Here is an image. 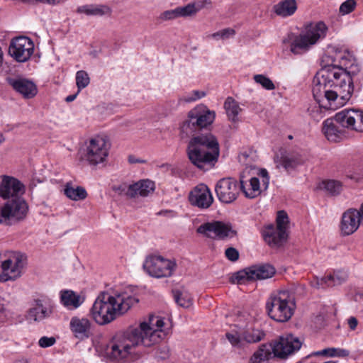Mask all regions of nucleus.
I'll use <instances>...</instances> for the list:
<instances>
[{
    "label": "nucleus",
    "mask_w": 363,
    "mask_h": 363,
    "mask_svg": "<svg viewBox=\"0 0 363 363\" xmlns=\"http://www.w3.org/2000/svg\"><path fill=\"white\" fill-rule=\"evenodd\" d=\"M323 62L326 65L313 79V96L323 106L338 108L352 95L354 84L350 69L355 60L347 49L333 47L325 55Z\"/></svg>",
    "instance_id": "nucleus-1"
},
{
    "label": "nucleus",
    "mask_w": 363,
    "mask_h": 363,
    "mask_svg": "<svg viewBox=\"0 0 363 363\" xmlns=\"http://www.w3.org/2000/svg\"><path fill=\"white\" fill-rule=\"evenodd\" d=\"M166 325L164 318L151 314L138 326L129 327L122 337L111 345L112 357L124 358L140 345L150 347L160 342L169 333Z\"/></svg>",
    "instance_id": "nucleus-2"
},
{
    "label": "nucleus",
    "mask_w": 363,
    "mask_h": 363,
    "mask_svg": "<svg viewBox=\"0 0 363 363\" xmlns=\"http://www.w3.org/2000/svg\"><path fill=\"white\" fill-rule=\"evenodd\" d=\"M138 302V298L127 293L104 291L96 298L90 314L98 324L105 325L125 313Z\"/></svg>",
    "instance_id": "nucleus-3"
},
{
    "label": "nucleus",
    "mask_w": 363,
    "mask_h": 363,
    "mask_svg": "<svg viewBox=\"0 0 363 363\" xmlns=\"http://www.w3.org/2000/svg\"><path fill=\"white\" fill-rule=\"evenodd\" d=\"M24 186L18 179L4 176L0 184V196L4 199L11 198L4 206H0V223L23 219L28 211V205L21 197Z\"/></svg>",
    "instance_id": "nucleus-4"
},
{
    "label": "nucleus",
    "mask_w": 363,
    "mask_h": 363,
    "mask_svg": "<svg viewBox=\"0 0 363 363\" xmlns=\"http://www.w3.org/2000/svg\"><path fill=\"white\" fill-rule=\"evenodd\" d=\"M187 155L190 162L201 169L215 166L220 155V146L215 135L211 133L193 137L189 142Z\"/></svg>",
    "instance_id": "nucleus-5"
},
{
    "label": "nucleus",
    "mask_w": 363,
    "mask_h": 363,
    "mask_svg": "<svg viewBox=\"0 0 363 363\" xmlns=\"http://www.w3.org/2000/svg\"><path fill=\"white\" fill-rule=\"evenodd\" d=\"M328 27L323 21L310 23L298 34L289 33L283 39V43L288 44L290 51L294 55H301L311 49L319 40L326 35Z\"/></svg>",
    "instance_id": "nucleus-6"
},
{
    "label": "nucleus",
    "mask_w": 363,
    "mask_h": 363,
    "mask_svg": "<svg viewBox=\"0 0 363 363\" xmlns=\"http://www.w3.org/2000/svg\"><path fill=\"white\" fill-rule=\"evenodd\" d=\"M302 342L298 337L292 334L280 336L274 344H262L253 354L250 359L251 363H260L262 361L269 359L272 354L275 357L286 359L289 355L298 351L301 347Z\"/></svg>",
    "instance_id": "nucleus-7"
},
{
    "label": "nucleus",
    "mask_w": 363,
    "mask_h": 363,
    "mask_svg": "<svg viewBox=\"0 0 363 363\" xmlns=\"http://www.w3.org/2000/svg\"><path fill=\"white\" fill-rule=\"evenodd\" d=\"M295 308L294 296L288 290L273 293L266 303V309L269 316L280 323L290 320L294 313Z\"/></svg>",
    "instance_id": "nucleus-8"
},
{
    "label": "nucleus",
    "mask_w": 363,
    "mask_h": 363,
    "mask_svg": "<svg viewBox=\"0 0 363 363\" xmlns=\"http://www.w3.org/2000/svg\"><path fill=\"white\" fill-rule=\"evenodd\" d=\"M216 113L204 106H197L189 111L187 118L180 124V137L184 139L211 125Z\"/></svg>",
    "instance_id": "nucleus-9"
},
{
    "label": "nucleus",
    "mask_w": 363,
    "mask_h": 363,
    "mask_svg": "<svg viewBox=\"0 0 363 363\" xmlns=\"http://www.w3.org/2000/svg\"><path fill=\"white\" fill-rule=\"evenodd\" d=\"M238 321L237 326L239 330H232L225 334L226 338L233 346L241 347L244 342L254 344L265 337L266 334L262 330L250 327L248 325H243L241 318Z\"/></svg>",
    "instance_id": "nucleus-10"
},
{
    "label": "nucleus",
    "mask_w": 363,
    "mask_h": 363,
    "mask_svg": "<svg viewBox=\"0 0 363 363\" xmlns=\"http://www.w3.org/2000/svg\"><path fill=\"white\" fill-rule=\"evenodd\" d=\"M177 267L174 259H166L160 255L147 256L143 263L144 270L155 278L169 277Z\"/></svg>",
    "instance_id": "nucleus-11"
},
{
    "label": "nucleus",
    "mask_w": 363,
    "mask_h": 363,
    "mask_svg": "<svg viewBox=\"0 0 363 363\" xmlns=\"http://www.w3.org/2000/svg\"><path fill=\"white\" fill-rule=\"evenodd\" d=\"M108 155V145L106 140L97 136L90 139L84 150L83 159L91 165L104 162Z\"/></svg>",
    "instance_id": "nucleus-12"
},
{
    "label": "nucleus",
    "mask_w": 363,
    "mask_h": 363,
    "mask_svg": "<svg viewBox=\"0 0 363 363\" xmlns=\"http://www.w3.org/2000/svg\"><path fill=\"white\" fill-rule=\"evenodd\" d=\"M26 264L27 257L25 255L12 252L6 259L2 261L4 282L19 278Z\"/></svg>",
    "instance_id": "nucleus-13"
},
{
    "label": "nucleus",
    "mask_w": 363,
    "mask_h": 363,
    "mask_svg": "<svg viewBox=\"0 0 363 363\" xmlns=\"http://www.w3.org/2000/svg\"><path fill=\"white\" fill-rule=\"evenodd\" d=\"M215 191L218 200L228 204L237 199L240 194V187L235 179L226 177L220 179L216 183Z\"/></svg>",
    "instance_id": "nucleus-14"
},
{
    "label": "nucleus",
    "mask_w": 363,
    "mask_h": 363,
    "mask_svg": "<svg viewBox=\"0 0 363 363\" xmlns=\"http://www.w3.org/2000/svg\"><path fill=\"white\" fill-rule=\"evenodd\" d=\"M34 51L33 42L28 37L20 36L12 40L9 52L16 61L26 62Z\"/></svg>",
    "instance_id": "nucleus-15"
},
{
    "label": "nucleus",
    "mask_w": 363,
    "mask_h": 363,
    "mask_svg": "<svg viewBox=\"0 0 363 363\" xmlns=\"http://www.w3.org/2000/svg\"><path fill=\"white\" fill-rule=\"evenodd\" d=\"M335 121L342 127L363 132V111L356 109H344L335 116Z\"/></svg>",
    "instance_id": "nucleus-16"
},
{
    "label": "nucleus",
    "mask_w": 363,
    "mask_h": 363,
    "mask_svg": "<svg viewBox=\"0 0 363 363\" xmlns=\"http://www.w3.org/2000/svg\"><path fill=\"white\" fill-rule=\"evenodd\" d=\"M363 223V211L362 206L359 211L350 208L343 213L340 222V231L344 235H350L354 233Z\"/></svg>",
    "instance_id": "nucleus-17"
},
{
    "label": "nucleus",
    "mask_w": 363,
    "mask_h": 363,
    "mask_svg": "<svg viewBox=\"0 0 363 363\" xmlns=\"http://www.w3.org/2000/svg\"><path fill=\"white\" fill-rule=\"evenodd\" d=\"M189 200L191 205L202 209L209 208L213 202L210 189L203 184L197 185L191 191Z\"/></svg>",
    "instance_id": "nucleus-18"
},
{
    "label": "nucleus",
    "mask_w": 363,
    "mask_h": 363,
    "mask_svg": "<svg viewBox=\"0 0 363 363\" xmlns=\"http://www.w3.org/2000/svg\"><path fill=\"white\" fill-rule=\"evenodd\" d=\"M6 81L15 91L22 94L25 98H33L37 94L36 85L26 79L8 77L6 78Z\"/></svg>",
    "instance_id": "nucleus-19"
},
{
    "label": "nucleus",
    "mask_w": 363,
    "mask_h": 363,
    "mask_svg": "<svg viewBox=\"0 0 363 363\" xmlns=\"http://www.w3.org/2000/svg\"><path fill=\"white\" fill-rule=\"evenodd\" d=\"M264 241L272 247H279L286 241L287 234L283 230L276 228L271 224L264 228L262 231Z\"/></svg>",
    "instance_id": "nucleus-20"
},
{
    "label": "nucleus",
    "mask_w": 363,
    "mask_h": 363,
    "mask_svg": "<svg viewBox=\"0 0 363 363\" xmlns=\"http://www.w3.org/2000/svg\"><path fill=\"white\" fill-rule=\"evenodd\" d=\"M70 329L75 337L84 340L91 333V323L85 318L73 317L70 320Z\"/></svg>",
    "instance_id": "nucleus-21"
},
{
    "label": "nucleus",
    "mask_w": 363,
    "mask_h": 363,
    "mask_svg": "<svg viewBox=\"0 0 363 363\" xmlns=\"http://www.w3.org/2000/svg\"><path fill=\"white\" fill-rule=\"evenodd\" d=\"M243 176L240 178V190L242 191L245 197L254 199L260 195L262 192L260 182L257 177H251L249 181H245Z\"/></svg>",
    "instance_id": "nucleus-22"
},
{
    "label": "nucleus",
    "mask_w": 363,
    "mask_h": 363,
    "mask_svg": "<svg viewBox=\"0 0 363 363\" xmlns=\"http://www.w3.org/2000/svg\"><path fill=\"white\" fill-rule=\"evenodd\" d=\"M155 183L149 179L140 180L131 184L130 198H137L138 196L145 197L152 194L155 191Z\"/></svg>",
    "instance_id": "nucleus-23"
},
{
    "label": "nucleus",
    "mask_w": 363,
    "mask_h": 363,
    "mask_svg": "<svg viewBox=\"0 0 363 363\" xmlns=\"http://www.w3.org/2000/svg\"><path fill=\"white\" fill-rule=\"evenodd\" d=\"M276 273L274 267L268 263L259 264L249 267L250 278L265 279L272 277Z\"/></svg>",
    "instance_id": "nucleus-24"
},
{
    "label": "nucleus",
    "mask_w": 363,
    "mask_h": 363,
    "mask_svg": "<svg viewBox=\"0 0 363 363\" xmlns=\"http://www.w3.org/2000/svg\"><path fill=\"white\" fill-rule=\"evenodd\" d=\"M277 167H282L286 171L294 169L303 163L301 156L298 153L285 152L281 154L280 159L277 161Z\"/></svg>",
    "instance_id": "nucleus-25"
},
{
    "label": "nucleus",
    "mask_w": 363,
    "mask_h": 363,
    "mask_svg": "<svg viewBox=\"0 0 363 363\" xmlns=\"http://www.w3.org/2000/svg\"><path fill=\"white\" fill-rule=\"evenodd\" d=\"M111 11V9L104 4H89L79 6L77 9L78 13L94 16H110Z\"/></svg>",
    "instance_id": "nucleus-26"
},
{
    "label": "nucleus",
    "mask_w": 363,
    "mask_h": 363,
    "mask_svg": "<svg viewBox=\"0 0 363 363\" xmlns=\"http://www.w3.org/2000/svg\"><path fill=\"white\" fill-rule=\"evenodd\" d=\"M61 303L69 309L77 308L83 303L84 298L72 290H64L60 292Z\"/></svg>",
    "instance_id": "nucleus-27"
},
{
    "label": "nucleus",
    "mask_w": 363,
    "mask_h": 363,
    "mask_svg": "<svg viewBox=\"0 0 363 363\" xmlns=\"http://www.w3.org/2000/svg\"><path fill=\"white\" fill-rule=\"evenodd\" d=\"M51 310L43 306L40 300H36L35 305L30 308L28 313V318L34 321H40L50 316Z\"/></svg>",
    "instance_id": "nucleus-28"
},
{
    "label": "nucleus",
    "mask_w": 363,
    "mask_h": 363,
    "mask_svg": "<svg viewBox=\"0 0 363 363\" xmlns=\"http://www.w3.org/2000/svg\"><path fill=\"white\" fill-rule=\"evenodd\" d=\"M297 10V4L296 0H282L274 5V13L282 17L292 16Z\"/></svg>",
    "instance_id": "nucleus-29"
},
{
    "label": "nucleus",
    "mask_w": 363,
    "mask_h": 363,
    "mask_svg": "<svg viewBox=\"0 0 363 363\" xmlns=\"http://www.w3.org/2000/svg\"><path fill=\"white\" fill-rule=\"evenodd\" d=\"M335 118H328L323 123V131L328 140L336 142L340 137L341 131L334 123Z\"/></svg>",
    "instance_id": "nucleus-30"
},
{
    "label": "nucleus",
    "mask_w": 363,
    "mask_h": 363,
    "mask_svg": "<svg viewBox=\"0 0 363 363\" xmlns=\"http://www.w3.org/2000/svg\"><path fill=\"white\" fill-rule=\"evenodd\" d=\"M237 235L236 230H233L231 224L216 221V239L225 240L232 238Z\"/></svg>",
    "instance_id": "nucleus-31"
},
{
    "label": "nucleus",
    "mask_w": 363,
    "mask_h": 363,
    "mask_svg": "<svg viewBox=\"0 0 363 363\" xmlns=\"http://www.w3.org/2000/svg\"><path fill=\"white\" fill-rule=\"evenodd\" d=\"M176 303L183 307L189 308L193 304V298L191 294L185 289L172 291Z\"/></svg>",
    "instance_id": "nucleus-32"
},
{
    "label": "nucleus",
    "mask_w": 363,
    "mask_h": 363,
    "mask_svg": "<svg viewBox=\"0 0 363 363\" xmlns=\"http://www.w3.org/2000/svg\"><path fill=\"white\" fill-rule=\"evenodd\" d=\"M224 108L229 120L233 122L237 121L238 116L241 111V108L238 103L232 97H228L224 103Z\"/></svg>",
    "instance_id": "nucleus-33"
},
{
    "label": "nucleus",
    "mask_w": 363,
    "mask_h": 363,
    "mask_svg": "<svg viewBox=\"0 0 363 363\" xmlns=\"http://www.w3.org/2000/svg\"><path fill=\"white\" fill-rule=\"evenodd\" d=\"M210 0H203L201 4H189L183 7H177L179 16H189L196 14L199 11L204 7L206 4H210Z\"/></svg>",
    "instance_id": "nucleus-34"
},
{
    "label": "nucleus",
    "mask_w": 363,
    "mask_h": 363,
    "mask_svg": "<svg viewBox=\"0 0 363 363\" xmlns=\"http://www.w3.org/2000/svg\"><path fill=\"white\" fill-rule=\"evenodd\" d=\"M64 193L69 199L74 201L83 200L87 196L86 191L83 187L74 188L69 183L66 184Z\"/></svg>",
    "instance_id": "nucleus-35"
},
{
    "label": "nucleus",
    "mask_w": 363,
    "mask_h": 363,
    "mask_svg": "<svg viewBox=\"0 0 363 363\" xmlns=\"http://www.w3.org/2000/svg\"><path fill=\"white\" fill-rule=\"evenodd\" d=\"M320 189L325 191L328 194L334 196L339 194L342 190V184L336 180H324L318 185Z\"/></svg>",
    "instance_id": "nucleus-36"
},
{
    "label": "nucleus",
    "mask_w": 363,
    "mask_h": 363,
    "mask_svg": "<svg viewBox=\"0 0 363 363\" xmlns=\"http://www.w3.org/2000/svg\"><path fill=\"white\" fill-rule=\"evenodd\" d=\"M196 232L207 238L216 239V221L203 223L196 229Z\"/></svg>",
    "instance_id": "nucleus-37"
},
{
    "label": "nucleus",
    "mask_w": 363,
    "mask_h": 363,
    "mask_svg": "<svg viewBox=\"0 0 363 363\" xmlns=\"http://www.w3.org/2000/svg\"><path fill=\"white\" fill-rule=\"evenodd\" d=\"M328 286L340 285L345 282L347 279V274L345 272L337 271L333 274L327 276Z\"/></svg>",
    "instance_id": "nucleus-38"
},
{
    "label": "nucleus",
    "mask_w": 363,
    "mask_h": 363,
    "mask_svg": "<svg viewBox=\"0 0 363 363\" xmlns=\"http://www.w3.org/2000/svg\"><path fill=\"white\" fill-rule=\"evenodd\" d=\"M90 82V78L86 72L84 70L78 71L76 74V84L78 88V92L86 87Z\"/></svg>",
    "instance_id": "nucleus-39"
},
{
    "label": "nucleus",
    "mask_w": 363,
    "mask_h": 363,
    "mask_svg": "<svg viewBox=\"0 0 363 363\" xmlns=\"http://www.w3.org/2000/svg\"><path fill=\"white\" fill-rule=\"evenodd\" d=\"M255 82L260 84L264 89L271 91L275 89L274 82L267 77L263 74H256L253 77Z\"/></svg>",
    "instance_id": "nucleus-40"
},
{
    "label": "nucleus",
    "mask_w": 363,
    "mask_h": 363,
    "mask_svg": "<svg viewBox=\"0 0 363 363\" xmlns=\"http://www.w3.org/2000/svg\"><path fill=\"white\" fill-rule=\"evenodd\" d=\"M289 224V218L286 213L284 211H280L277 213V226L279 230H283L284 232H286V228Z\"/></svg>",
    "instance_id": "nucleus-41"
},
{
    "label": "nucleus",
    "mask_w": 363,
    "mask_h": 363,
    "mask_svg": "<svg viewBox=\"0 0 363 363\" xmlns=\"http://www.w3.org/2000/svg\"><path fill=\"white\" fill-rule=\"evenodd\" d=\"M315 100L318 104V106H314L311 109H309L310 115L311 117L316 121H319L320 119L323 118V112L321 110V108H324L325 109H331V110H336L337 108H328L325 107L323 105H321L315 99Z\"/></svg>",
    "instance_id": "nucleus-42"
},
{
    "label": "nucleus",
    "mask_w": 363,
    "mask_h": 363,
    "mask_svg": "<svg viewBox=\"0 0 363 363\" xmlns=\"http://www.w3.org/2000/svg\"><path fill=\"white\" fill-rule=\"evenodd\" d=\"M356 6L355 0H346L340 5L339 11L342 15L349 14L354 10Z\"/></svg>",
    "instance_id": "nucleus-43"
},
{
    "label": "nucleus",
    "mask_w": 363,
    "mask_h": 363,
    "mask_svg": "<svg viewBox=\"0 0 363 363\" xmlns=\"http://www.w3.org/2000/svg\"><path fill=\"white\" fill-rule=\"evenodd\" d=\"M235 34V31L234 29L228 28L223 29L220 31L216 32V33L211 34L210 36L215 39L220 38L222 40H225L230 37L234 36Z\"/></svg>",
    "instance_id": "nucleus-44"
},
{
    "label": "nucleus",
    "mask_w": 363,
    "mask_h": 363,
    "mask_svg": "<svg viewBox=\"0 0 363 363\" xmlns=\"http://www.w3.org/2000/svg\"><path fill=\"white\" fill-rule=\"evenodd\" d=\"M179 17L177 8L172 10H167L162 12L160 16V19L162 21H169Z\"/></svg>",
    "instance_id": "nucleus-45"
},
{
    "label": "nucleus",
    "mask_w": 363,
    "mask_h": 363,
    "mask_svg": "<svg viewBox=\"0 0 363 363\" xmlns=\"http://www.w3.org/2000/svg\"><path fill=\"white\" fill-rule=\"evenodd\" d=\"M130 187L131 184L123 183L118 186H113V189L120 195H125L128 198H130V194H129L130 191Z\"/></svg>",
    "instance_id": "nucleus-46"
},
{
    "label": "nucleus",
    "mask_w": 363,
    "mask_h": 363,
    "mask_svg": "<svg viewBox=\"0 0 363 363\" xmlns=\"http://www.w3.org/2000/svg\"><path fill=\"white\" fill-rule=\"evenodd\" d=\"M56 342V339L54 337L43 336L40 338L38 345L43 348H46L52 346Z\"/></svg>",
    "instance_id": "nucleus-47"
},
{
    "label": "nucleus",
    "mask_w": 363,
    "mask_h": 363,
    "mask_svg": "<svg viewBox=\"0 0 363 363\" xmlns=\"http://www.w3.org/2000/svg\"><path fill=\"white\" fill-rule=\"evenodd\" d=\"M311 284L315 289L325 288L328 286L327 277L320 279L315 277L313 281H311Z\"/></svg>",
    "instance_id": "nucleus-48"
},
{
    "label": "nucleus",
    "mask_w": 363,
    "mask_h": 363,
    "mask_svg": "<svg viewBox=\"0 0 363 363\" xmlns=\"http://www.w3.org/2000/svg\"><path fill=\"white\" fill-rule=\"evenodd\" d=\"M225 257L231 262H235L239 259V252L234 247H228L225 252Z\"/></svg>",
    "instance_id": "nucleus-49"
},
{
    "label": "nucleus",
    "mask_w": 363,
    "mask_h": 363,
    "mask_svg": "<svg viewBox=\"0 0 363 363\" xmlns=\"http://www.w3.org/2000/svg\"><path fill=\"white\" fill-rule=\"evenodd\" d=\"M233 279L236 280L238 284L242 283L245 279H251L250 278L249 268H247L245 271L238 272L234 275Z\"/></svg>",
    "instance_id": "nucleus-50"
},
{
    "label": "nucleus",
    "mask_w": 363,
    "mask_h": 363,
    "mask_svg": "<svg viewBox=\"0 0 363 363\" xmlns=\"http://www.w3.org/2000/svg\"><path fill=\"white\" fill-rule=\"evenodd\" d=\"M257 174L262 177V187L264 190H266L269 183V177L267 171L265 169H259Z\"/></svg>",
    "instance_id": "nucleus-51"
},
{
    "label": "nucleus",
    "mask_w": 363,
    "mask_h": 363,
    "mask_svg": "<svg viewBox=\"0 0 363 363\" xmlns=\"http://www.w3.org/2000/svg\"><path fill=\"white\" fill-rule=\"evenodd\" d=\"M205 96L203 92H200L199 91H194L189 96H187L184 99L186 102H191L199 99Z\"/></svg>",
    "instance_id": "nucleus-52"
},
{
    "label": "nucleus",
    "mask_w": 363,
    "mask_h": 363,
    "mask_svg": "<svg viewBox=\"0 0 363 363\" xmlns=\"http://www.w3.org/2000/svg\"><path fill=\"white\" fill-rule=\"evenodd\" d=\"M334 353H330V357H345L349 356L350 352L347 350L345 349H341V348H335Z\"/></svg>",
    "instance_id": "nucleus-53"
},
{
    "label": "nucleus",
    "mask_w": 363,
    "mask_h": 363,
    "mask_svg": "<svg viewBox=\"0 0 363 363\" xmlns=\"http://www.w3.org/2000/svg\"><path fill=\"white\" fill-rule=\"evenodd\" d=\"M347 323H348L350 328L352 330H355L357 326V325H358L357 319L355 317H353V316L350 317L348 319Z\"/></svg>",
    "instance_id": "nucleus-54"
},
{
    "label": "nucleus",
    "mask_w": 363,
    "mask_h": 363,
    "mask_svg": "<svg viewBox=\"0 0 363 363\" xmlns=\"http://www.w3.org/2000/svg\"><path fill=\"white\" fill-rule=\"evenodd\" d=\"M128 160L130 164H136V163H145V161L143 160H140L136 158L134 155H129Z\"/></svg>",
    "instance_id": "nucleus-55"
},
{
    "label": "nucleus",
    "mask_w": 363,
    "mask_h": 363,
    "mask_svg": "<svg viewBox=\"0 0 363 363\" xmlns=\"http://www.w3.org/2000/svg\"><path fill=\"white\" fill-rule=\"evenodd\" d=\"M248 155L246 153H242L239 155V161L242 163H245V160H247Z\"/></svg>",
    "instance_id": "nucleus-56"
},
{
    "label": "nucleus",
    "mask_w": 363,
    "mask_h": 363,
    "mask_svg": "<svg viewBox=\"0 0 363 363\" xmlns=\"http://www.w3.org/2000/svg\"><path fill=\"white\" fill-rule=\"evenodd\" d=\"M77 95V94L69 95V96H67L66 97L65 101L67 102H71V101H74L76 99Z\"/></svg>",
    "instance_id": "nucleus-57"
},
{
    "label": "nucleus",
    "mask_w": 363,
    "mask_h": 363,
    "mask_svg": "<svg viewBox=\"0 0 363 363\" xmlns=\"http://www.w3.org/2000/svg\"><path fill=\"white\" fill-rule=\"evenodd\" d=\"M241 317H243L245 318V319L246 320H249L251 318L250 317V315L245 313H241L240 314H239L238 315V318H241Z\"/></svg>",
    "instance_id": "nucleus-58"
},
{
    "label": "nucleus",
    "mask_w": 363,
    "mask_h": 363,
    "mask_svg": "<svg viewBox=\"0 0 363 363\" xmlns=\"http://www.w3.org/2000/svg\"><path fill=\"white\" fill-rule=\"evenodd\" d=\"M4 273H3V270H2V261L0 262V281H3L4 282Z\"/></svg>",
    "instance_id": "nucleus-59"
},
{
    "label": "nucleus",
    "mask_w": 363,
    "mask_h": 363,
    "mask_svg": "<svg viewBox=\"0 0 363 363\" xmlns=\"http://www.w3.org/2000/svg\"><path fill=\"white\" fill-rule=\"evenodd\" d=\"M323 350H327V354L326 355H328V356H329L330 353H334V352L335 351L334 347L325 348Z\"/></svg>",
    "instance_id": "nucleus-60"
},
{
    "label": "nucleus",
    "mask_w": 363,
    "mask_h": 363,
    "mask_svg": "<svg viewBox=\"0 0 363 363\" xmlns=\"http://www.w3.org/2000/svg\"><path fill=\"white\" fill-rule=\"evenodd\" d=\"M316 355H326L327 354V350H320L315 353Z\"/></svg>",
    "instance_id": "nucleus-61"
},
{
    "label": "nucleus",
    "mask_w": 363,
    "mask_h": 363,
    "mask_svg": "<svg viewBox=\"0 0 363 363\" xmlns=\"http://www.w3.org/2000/svg\"><path fill=\"white\" fill-rule=\"evenodd\" d=\"M14 363H29V361L27 359H21L16 361Z\"/></svg>",
    "instance_id": "nucleus-62"
},
{
    "label": "nucleus",
    "mask_w": 363,
    "mask_h": 363,
    "mask_svg": "<svg viewBox=\"0 0 363 363\" xmlns=\"http://www.w3.org/2000/svg\"><path fill=\"white\" fill-rule=\"evenodd\" d=\"M3 61V52L1 49L0 48V65L2 64Z\"/></svg>",
    "instance_id": "nucleus-63"
},
{
    "label": "nucleus",
    "mask_w": 363,
    "mask_h": 363,
    "mask_svg": "<svg viewBox=\"0 0 363 363\" xmlns=\"http://www.w3.org/2000/svg\"><path fill=\"white\" fill-rule=\"evenodd\" d=\"M5 138L1 133H0V145L4 141Z\"/></svg>",
    "instance_id": "nucleus-64"
}]
</instances>
